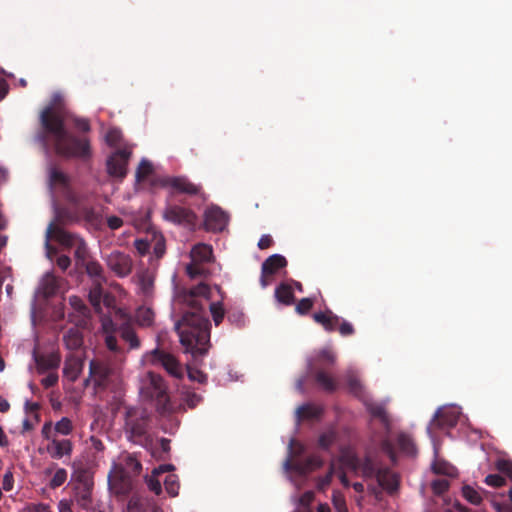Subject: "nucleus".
<instances>
[{
    "mask_svg": "<svg viewBox=\"0 0 512 512\" xmlns=\"http://www.w3.org/2000/svg\"><path fill=\"white\" fill-rule=\"evenodd\" d=\"M58 286V279L53 274L47 273L41 280L39 292L48 297L56 293Z\"/></svg>",
    "mask_w": 512,
    "mask_h": 512,
    "instance_id": "27",
    "label": "nucleus"
},
{
    "mask_svg": "<svg viewBox=\"0 0 512 512\" xmlns=\"http://www.w3.org/2000/svg\"><path fill=\"white\" fill-rule=\"evenodd\" d=\"M333 440H334V433L329 431L320 436L319 444H320V446L327 448L332 443Z\"/></svg>",
    "mask_w": 512,
    "mask_h": 512,
    "instance_id": "56",
    "label": "nucleus"
},
{
    "mask_svg": "<svg viewBox=\"0 0 512 512\" xmlns=\"http://www.w3.org/2000/svg\"><path fill=\"white\" fill-rule=\"evenodd\" d=\"M107 266L119 277L127 276L132 270V260L122 252L113 251L106 258Z\"/></svg>",
    "mask_w": 512,
    "mask_h": 512,
    "instance_id": "14",
    "label": "nucleus"
},
{
    "mask_svg": "<svg viewBox=\"0 0 512 512\" xmlns=\"http://www.w3.org/2000/svg\"><path fill=\"white\" fill-rule=\"evenodd\" d=\"M333 505L337 512H348L345 499L343 495L339 492H335L333 494Z\"/></svg>",
    "mask_w": 512,
    "mask_h": 512,
    "instance_id": "44",
    "label": "nucleus"
},
{
    "mask_svg": "<svg viewBox=\"0 0 512 512\" xmlns=\"http://www.w3.org/2000/svg\"><path fill=\"white\" fill-rule=\"evenodd\" d=\"M366 405L373 416L380 418V420L384 424H387V415L382 406L376 405V404H366Z\"/></svg>",
    "mask_w": 512,
    "mask_h": 512,
    "instance_id": "43",
    "label": "nucleus"
},
{
    "mask_svg": "<svg viewBox=\"0 0 512 512\" xmlns=\"http://www.w3.org/2000/svg\"><path fill=\"white\" fill-rule=\"evenodd\" d=\"M61 102V95L54 94L51 105L41 113V124L53 136L54 148L58 155L64 157H87L89 155L88 141L72 137L64 128L59 110Z\"/></svg>",
    "mask_w": 512,
    "mask_h": 512,
    "instance_id": "3",
    "label": "nucleus"
},
{
    "mask_svg": "<svg viewBox=\"0 0 512 512\" xmlns=\"http://www.w3.org/2000/svg\"><path fill=\"white\" fill-rule=\"evenodd\" d=\"M209 307L215 324L219 325L224 317V309L221 302H212Z\"/></svg>",
    "mask_w": 512,
    "mask_h": 512,
    "instance_id": "39",
    "label": "nucleus"
},
{
    "mask_svg": "<svg viewBox=\"0 0 512 512\" xmlns=\"http://www.w3.org/2000/svg\"><path fill=\"white\" fill-rule=\"evenodd\" d=\"M69 303H70L71 307H72L75 311H77V312H79V313H81V314H85V312H86V310H87V309H86V307H85V305H84L83 301H82L79 297H77V296H71V297L69 298Z\"/></svg>",
    "mask_w": 512,
    "mask_h": 512,
    "instance_id": "45",
    "label": "nucleus"
},
{
    "mask_svg": "<svg viewBox=\"0 0 512 512\" xmlns=\"http://www.w3.org/2000/svg\"><path fill=\"white\" fill-rule=\"evenodd\" d=\"M49 182L52 189L63 188L65 190V197L73 204L80 205L82 203V196L78 195L73 189L68 186L67 176L56 168H51L49 171Z\"/></svg>",
    "mask_w": 512,
    "mask_h": 512,
    "instance_id": "12",
    "label": "nucleus"
},
{
    "mask_svg": "<svg viewBox=\"0 0 512 512\" xmlns=\"http://www.w3.org/2000/svg\"><path fill=\"white\" fill-rule=\"evenodd\" d=\"M336 361V355L329 348L322 349L313 362H310V368L315 370L317 383L325 390L332 391L336 388L335 380L322 370L325 365H333Z\"/></svg>",
    "mask_w": 512,
    "mask_h": 512,
    "instance_id": "9",
    "label": "nucleus"
},
{
    "mask_svg": "<svg viewBox=\"0 0 512 512\" xmlns=\"http://www.w3.org/2000/svg\"><path fill=\"white\" fill-rule=\"evenodd\" d=\"M131 148H124L112 154L107 160L108 173L115 177H124Z\"/></svg>",
    "mask_w": 512,
    "mask_h": 512,
    "instance_id": "15",
    "label": "nucleus"
},
{
    "mask_svg": "<svg viewBox=\"0 0 512 512\" xmlns=\"http://www.w3.org/2000/svg\"><path fill=\"white\" fill-rule=\"evenodd\" d=\"M348 386H349L351 392H353L357 396H360V394L362 392V385L356 377H354V376L349 377Z\"/></svg>",
    "mask_w": 512,
    "mask_h": 512,
    "instance_id": "50",
    "label": "nucleus"
},
{
    "mask_svg": "<svg viewBox=\"0 0 512 512\" xmlns=\"http://www.w3.org/2000/svg\"><path fill=\"white\" fill-rule=\"evenodd\" d=\"M165 184L171 186L176 191L187 193V194H196L199 191V187L191 182H189L186 178H169L165 181Z\"/></svg>",
    "mask_w": 512,
    "mask_h": 512,
    "instance_id": "23",
    "label": "nucleus"
},
{
    "mask_svg": "<svg viewBox=\"0 0 512 512\" xmlns=\"http://www.w3.org/2000/svg\"><path fill=\"white\" fill-rule=\"evenodd\" d=\"M275 297L280 303L286 305L291 304L294 299L292 287L288 284H281L275 290Z\"/></svg>",
    "mask_w": 512,
    "mask_h": 512,
    "instance_id": "30",
    "label": "nucleus"
},
{
    "mask_svg": "<svg viewBox=\"0 0 512 512\" xmlns=\"http://www.w3.org/2000/svg\"><path fill=\"white\" fill-rule=\"evenodd\" d=\"M60 363V358L56 354H49L46 356H41L37 359V364L39 369L41 370H50L58 367Z\"/></svg>",
    "mask_w": 512,
    "mask_h": 512,
    "instance_id": "32",
    "label": "nucleus"
},
{
    "mask_svg": "<svg viewBox=\"0 0 512 512\" xmlns=\"http://www.w3.org/2000/svg\"><path fill=\"white\" fill-rule=\"evenodd\" d=\"M446 512H469L458 501H455L451 506L446 508Z\"/></svg>",
    "mask_w": 512,
    "mask_h": 512,
    "instance_id": "62",
    "label": "nucleus"
},
{
    "mask_svg": "<svg viewBox=\"0 0 512 512\" xmlns=\"http://www.w3.org/2000/svg\"><path fill=\"white\" fill-rule=\"evenodd\" d=\"M72 430L73 425L71 420L67 417H63L53 426V435L55 436L56 433L61 435H69Z\"/></svg>",
    "mask_w": 512,
    "mask_h": 512,
    "instance_id": "35",
    "label": "nucleus"
},
{
    "mask_svg": "<svg viewBox=\"0 0 512 512\" xmlns=\"http://www.w3.org/2000/svg\"><path fill=\"white\" fill-rule=\"evenodd\" d=\"M138 293L144 296H149L152 293L154 285V274L148 270L137 273L134 278Z\"/></svg>",
    "mask_w": 512,
    "mask_h": 512,
    "instance_id": "22",
    "label": "nucleus"
},
{
    "mask_svg": "<svg viewBox=\"0 0 512 512\" xmlns=\"http://www.w3.org/2000/svg\"><path fill=\"white\" fill-rule=\"evenodd\" d=\"M190 257L191 263L187 265L186 270L190 277L195 278L204 273L199 265L211 261L212 247L204 243L196 244L191 250Z\"/></svg>",
    "mask_w": 512,
    "mask_h": 512,
    "instance_id": "11",
    "label": "nucleus"
},
{
    "mask_svg": "<svg viewBox=\"0 0 512 512\" xmlns=\"http://www.w3.org/2000/svg\"><path fill=\"white\" fill-rule=\"evenodd\" d=\"M141 364L144 367H162L175 378L183 376L182 367L175 356L158 348L145 353L141 358Z\"/></svg>",
    "mask_w": 512,
    "mask_h": 512,
    "instance_id": "8",
    "label": "nucleus"
},
{
    "mask_svg": "<svg viewBox=\"0 0 512 512\" xmlns=\"http://www.w3.org/2000/svg\"><path fill=\"white\" fill-rule=\"evenodd\" d=\"M165 252V244L163 238L160 236L156 239V242L154 244V254L156 258H160L163 256Z\"/></svg>",
    "mask_w": 512,
    "mask_h": 512,
    "instance_id": "54",
    "label": "nucleus"
},
{
    "mask_svg": "<svg viewBox=\"0 0 512 512\" xmlns=\"http://www.w3.org/2000/svg\"><path fill=\"white\" fill-rule=\"evenodd\" d=\"M432 470L436 474H443L450 477H455L457 475V470L454 466L449 464L448 462L435 460L432 464Z\"/></svg>",
    "mask_w": 512,
    "mask_h": 512,
    "instance_id": "31",
    "label": "nucleus"
},
{
    "mask_svg": "<svg viewBox=\"0 0 512 512\" xmlns=\"http://www.w3.org/2000/svg\"><path fill=\"white\" fill-rule=\"evenodd\" d=\"M497 468L499 471L506 473L509 476H512V462L508 460H499L497 462Z\"/></svg>",
    "mask_w": 512,
    "mask_h": 512,
    "instance_id": "52",
    "label": "nucleus"
},
{
    "mask_svg": "<svg viewBox=\"0 0 512 512\" xmlns=\"http://www.w3.org/2000/svg\"><path fill=\"white\" fill-rule=\"evenodd\" d=\"M64 343L67 349L77 350L83 344V336L78 328L69 329L64 335Z\"/></svg>",
    "mask_w": 512,
    "mask_h": 512,
    "instance_id": "26",
    "label": "nucleus"
},
{
    "mask_svg": "<svg viewBox=\"0 0 512 512\" xmlns=\"http://www.w3.org/2000/svg\"><path fill=\"white\" fill-rule=\"evenodd\" d=\"M136 320L141 326H150L154 320V313L148 307H140L136 311Z\"/></svg>",
    "mask_w": 512,
    "mask_h": 512,
    "instance_id": "33",
    "label": "nucleus"
},
{
    "mask_svg": "<svg viewBox=\"0 0 512 512\" xmlns=\"http://www.w3.org/2000/svg\"><path fill=\"white\" fill-rule=\"evenodd\" d=\"M67 479V472L65 469H58L53 475L50 485L53 488L61 486Z\"/></svg>",
    "mask_w": 512,
    "mask_h": 512,
    "instance_id": "42",
    "label": "nucleus"
},
{
    "mask_svg": "<svg viewBox=\"0 0 512 512\" xmlns=\"http://www.w3.org/2000/svg\"><path fill=\"white\" fill-rule=\"evenodd\" d=\"M51 239L56 240L66 248L73 249L77 262L84 263L86 261L88 249L84 240L77 235L66 232L55 222L50 223L46 230L45 248L46 255L50 260L55 254V249L50 245Z\"/></svg>",
    "mask_w": 512,
    "mask_h": 512,
    "instance_id": "4",
    "label": "nucleus"
},
{
    "mask_svg": "<svg viewBox=\"0 0 512 512\" xmlns=\"http://www.w3.org/2000/svg\"><path fill=\"white\" fill-rule=\"evenodd\" d=\"M121 380L120 372L111 366L104 359H93L89 363V376L84 380L83 385L90 383L95 390H105L115 387Z\"/></svg>",
    "mask_w": 512,
    "mask_h": 512,
    "instance_id": "6",
    "label": "nucleus"
},
{
    "mask_svg": "<svg viewBox=\"0 0 512 512\" xmlns=\"http://www.w3.org/2000/svg\"><path fill=\"white\" fill-rule=\"evenodd\" d=\"M313 318L328 331H333L339 324V318L331 311L315 313Z\"/></svg>",
    "mask_w": 512,
    "mask_h": 512,
    "instance_id": "25",
    "label": "nucleus"
},
{
    "mask_svg": "<svg viewBox=\"0 0 512 512\" xmlns=\"http://www.w3.org/2000/svg\"><path fill=\"white\" fill-rule=\"evenodd\" d=\"M462 496L473 505H480L483 500L482 490L476 489L470 485L463 486Z\"/></svg>",
    "mask_w": 512,
    "mask_h": 512,
    "instance_id": "29",
    "label": "nucleus"
},
{
    "mask_svg": "<svg viewBox=\"0 0 512 512\" xmlns=\"http://www.w3.org/2000/svg\"><path fill=\"white\" fill-rule=\"evenodd\" d=\"M321 412L322 409L319 406L307 404L297 409L296 416L298 420L314 419L317 418Z\"/></svg>",
    "mask_w": 512,
    "mask_h": 512,
    "instance_id": "28",
    "label": "nucleus"
},
{
    "mask_svg": "<svg viewBox=\"0 0 512 512\" xmlns=\"http://www.w3.org/2000/svg\"><path fill=\"white\" fill-rule=\"evenodd\" d=\"M164 485H165L166 491L171 496L178 495L179 483H178V478L176 475L170 474V475L166 476V478L164 479Z\"/></svg>",
    "mask_w": 512,
    "mask_h": 512,
    "instance_id": "37",
    "label": "nucleus"
},
{
    "mask_svg": "<svg viewBox=\"0 0 512 512\" xmlns=\"http://www.w3.org/2000/svg\"><path fill=\"white\" fill-rule=\"evenodd\" d=\"M165 219L178 224H192L194 222V214L181 206H169L164 211Z\"/></svg>",
    "mask_w": 512,
    "mask_h": 512,
    "instance_id": "20",
    "label": "nucleus"
},
{
    "mask_svg": "<svg viewBox=\"0 0 512 512\" xmlns=\"http://www.w3.org/2000/svg\"><path fill=\"white\" fill-rule=\"evenodd\" d=\"M121 138V131L115 128L110 129L105 135V140L110 146H116L121 141Z\"/></svg>",
    "mask_w": 512,
    "mask_h": 512,
    "instance_id": "41",
    "label": "nucleus"
},
{
    "mask_svg": "<svg viewBox=\"0 0 512 512\" xmlns=\"http://www.w3.org/2000/svg\"><path fill=\"white\" fill-rule=\"evenodd\" d=\"M154 171V167L152 165V163L146 159H143L138 168H137V171H136V178H137V181H145V180H148V178L150 177V175H152Z\"/></svg>",
    "mask_w": 512,
    "mask_h": 512,
    "instance_id": "34",
    "label": "nucleus"
},
{
    "mask_svg": "<svg viewBox=\"0 0 512 512\" xmlns=\"http://www.w3.org/2000/svg\"><path fill=\"white\" fill-rule=\"evenodd\" d=\"M115 321L119 322L120 325V334L121 337L129 343L130 348H138L140 343L139 340L134 332V330L130 327L128 321L129 316L127 312L123 309H117L114 311V317Z\"/></svg>",
    "mask_w": 512,
    "mask_h": 512,
    "instance_id": "16",
    "label": "nucleus"
},
{
    "mask_svg": "<svg viewBox=\"0 0 512 512\" xmlns=\"http://www.w3.org/2000/svg\"><path fill=\"white\" fill-rule=\"evenodd\" d=\"M188 377L191 381L204 383L207 380V376L199 370L188 368Z\"/></svg>",
    "mask_w": 512,
    "mask_h": 512,
    "instance_id": "48",
    "label": "nucleus"
},
{
    "mask_svg": "<svg viewBox=\"0 0 512 512\" xmlns=\"http://www.w3.org/2000/svg\"><path fill=\"white\" fill-rule=\"evenodd\" d=\"M201 401V397L195 393H187L186 402L190 407H195Z\"/></svg>",
    "mask_w": 512,
    "mask_h": 512,
    "instance_id": "60",
    "label": "nucleus"
},
{
    "mask_svg": "<svg viewBox=\"0 0 512 512\" xmlns=\"http://www.w3.org/2000/svg\"><path fill=\"white\" fill-rule=\"evenodd\" d=\"M287 264L285 257L279 254H274L267 258L262 264V273L260 283L263 288L270 285L273 281V275L280 269L284 268Z\"/></svg>",
    "mask_w": 512,
    "mask_h": 512,
    "instance_id": "13",
    "label": "nucleus"
},
{
    "mask_svg": "<svg viewBox=\"0 0 512 512\" xmlns=\"http://www.w3.org/2000/svg\"><path fill=\"white\" fill-rule=\"evenodd\" d=\"M347 472H353L361 476L367 483V487L377 494V488H382L389 493L397 490L398 476L389 469L380 465L377 459L365 457L360 460L356 457L354 450L347 448L341 451L339 467L333 463L330 473L326 476L322 486L328 485L332 474L337 475L344 486H348Z\"/></svg>",
    "mask_w": 512,
    "mask_h": 512,
    "instance_id": "2",
    "label": "nucleus"
},
{
    "mask_svg": "<svg viewBox=\"0 0 512 512\" xmlns=\"http://www.w3.org/2000/svg\"><path fill=\"white\" fill-rule=\"evenodd\" d=\"M84 366V359L80 354H72L65 360L63 369L64 381L73 383L81 374Z\"/></svg>",
    "mask_w": 512,
    "mask_h": 512,
    "instance_id": "18",
    "label": "nucleus"
},
{
    "mask_svg": "<svg viewBox=\"0 0 512 512\" xmlns=\"http://www.w3.org/2000/svg\"><path fill=\"white\" fill-rule=\"evenodd\" d=\"M313 306V301L311 298H303L299 301L296 306V311L300 314H304L308 312Z\"/></svg>",
    "mask_w": 512,
    "mask_h": 512,
    "instance_id": "47",
    "label": "nucleus"
},
{
    "mask_svg": "<svg viewBox=\"0 0 512 512\" xmlns=\"http://www.w3.org/2000/svg\"><path fill=\"white\" fill-rule=\"evenodd\" d=\"M58 381V375L55 372L49 373L45 378L42 380V384L45 387H51L55 385Z\"/></svg>",
    "mask_w": 512,
    "mask_h": 512,
    "instance_id": "57",
    "label": "nucleus"
},
{
    "mask_svg": "<svg viewBox=\"0 0 512 512\" xmlns=\"http://www.w3.org/2000/svg\"><path fill=\"white\" fill-rule=\"evenodd\" d=\"M59 512H73L71 508V504L67 500H61L58 504Z\"/></svg>",
    "mask_w": 512,
    "mask_h": 512,
    "instance_id": "64",
    "label": "nucleus"
},
{
    "mask_svg": "<svg viewBox=\"0 0 512 512\" xmlns=\"http://www.w3.org/2000/svg\"><path fill=\"white\" fill-rule=\"evenodd\" d=\"M150 244L146 239L135 240V248L139 254L144 255L149 250Z\"/></svg>",
    "mask_w": 512,
    "mask_h": 512,
    "instance_id": "53",
    "label": "nucleus"
},
{
    "mask_svg": "<svg viewBox=\"0 0 512 512\" xmlns=\"http://www.w3.org/2000/svg\"><path fill=\"white\" fill-rule=\"evenodd\" d=\"M399 448L406 454H414V445L411 438L407 435H400L398 437Z\"/></svg>",
    "mask_w": 512,
    "mask_h": 512,
    "instance_id": "40",
    "label": "nucleus"
},
{
    "mask_svg": "<svg viewBox=\"0 0 512 512\" xmlns=\"http://www.w3.org/2000/svg\"><path fill=\"white\" fill-rule=\"evenodd\" d=\"M109 484L111 489L117 494H124L131 488L130 479L117 466H114L113 470L109 473Z\"/></svg>",
    "mask_w": 512,
    "mask_h": 512,
    "instance_id": "21",
    "label": "nucleus"
},
{
    "mask_svg": "<svg viewBox=\"0 0 512 512\" xmlns=\"http://www.w3.org/2000/svg\"><path fill=\"white\" fill-rule=\"evenodd\" d=\"M122 219L117 216H110L107 219V224L111 229H118L122 226Z\"/></svg>",
    "mask_w": 512,
    "mask_h": 512,
    "instance_id": "59",
    "label": "nucleus"
},
{
    "mask_svg": "<svg viewBox=\"0 0 512 512\" xmlns=\"http://www.w3.org/2000/svg\"><path fill=\"white\" fill-rule=\"evenodd\" d=\"M485 483L492 487H500L504 485L505 480L502 476L497 474H490L485 478Z\"/></svg>",
    "mask_w": 512,
    "mask_h": 512,
    "instance_id": "46",
    "label": "nucleus"
},
{
    "mask_svg": "<svg viewBox=\"0 0 512 512\" xmlns=\"http://www.w3.org/2000/svg\"><path fill=\"white\" fill-rule=\"evenodd\" d=\"M228 222L224 211L218 207H210L205 212V227L210 231H222Z\"/></svg>",
    "mask_w": 512,
    "mask_h": 512,
    "instance_id": "19",
    "label": "nucleus"
},
{
    "mask_svg": "<svg viewBox=\"0 0 512 512\" xmlns=\"http://www.w3.org/2000/svg\"><path fill=\"white\" fill-rule=\"evenodd\" d=\"M76 501L83 508H87L89 506L91 502V491L88 484H84L83 489L77 492Z\"/></svg>",
    "mask_w": 512,
    "mask_h": 512,
    "instance_id": "36",
    "label": "nucleus"
},
{
    "mask_svg": "<svg viewBox=\"0 0 512 512\" xmlns=\"http://www.w3.org/2000/svg\"><path fill=\"white\" fill-rule=\"evenodd\" d=\"M271 243H272L271 237L269 235H263L258 242V247L260 249H266V248L270 247Z\"/></svg>",
    "mask_w": 512,
    "mask_h": 512,
    "instance_id": "63",
    "label": "nucleus"
},
{
    "mask_svg": "<svg viewBox=\"0 0 512 512\" xmlns=\"http://www.w3.org/2000/svg\"><path fill=\"white\" fill-rule=\"evenodd\" d=\"M460 408L454 405L443 407L435 413V418L429 424L427 430L430 433L433 426L438 422L441 426H453L460 416Z\"/></svg>",
    "mask_w": 512,
    "mask_h": 512,
    "instance_id": "17",
    "label": "nucleus"
},
{
    "mask_svg": "<svg viewBox=\"0 0 512 512\" xmlns=\"http://www.w3.org/2000/svg\"><path fill=\"white\" fill-rule=\"evenodd\" d=\"M41 433L45 439L50 441L46 450L51 457L59 459L71 453L72 445L70 440H57L53 435V425L51 422L43 425Z\"/></svg>",
    "mask_w": 512,
    "mask_h": 512,
    "instance_id": "10",
    "label": "nucleus"
},
{
    "mask_svg": "<svg viewBox=\"0 0 512 512\" xmlns=\"http://www.w3.org/2000/svg\"><path fill=\"white\" fill-rule=\"evenodd\" d=\"M139 392L142 398L156 401V405L165 409L167 402L166 386L161 376L147 372L140 379Z\"/></svg>",
    "mask_w": 512,
    "mask_h": 512,
    "instance_id": "7",
    "label": "nucleus"
},
{
    "mask_svg": "<svg viewBox=\"0 0 512 512\" xmlns=\"http://www.w3.org/2000/svg\"><path fill=\"white\" fill-rule=\"evenodd\" d=\"M13 486H14L13 473L10 470H8L4 474L2 487L5 491H11L13 489Z\"/></svg>",
    "mask_w": 512,
    "mask_h": 512,
    "instance_id": "51",
    "label": "nucleus"
},
{
    "mask_svg": "<svg viewBox=\"0 0 512 512\" xmlns=\"http://www.w3.org/2000/svg\"><path fill=\"white\" fill-rule=\"evenodd\" d=\"M24 512H53L50 508L45 504H30L25 509Z\"/></svg>",
    "mask_w": 512,
    "mask_h": 512,
    "instance_id": "55",
    "label": "nucleus"
},
{
    "mask_svg": "<svg viewBox=\"0 0 512 512\" xmlns=\"http://www.w3.org/2000/svg\"><path fill=\"white\" fill-rule=\"evenodd\" d=\"M339 331H340L341 335L347 336V335L352 334L354 332V329L350 323L343 322L339 327Z\"/></svg>",
    "mask_w": 512,
    "mask_h": 512,
    "instance_id": "61",
    "label": "nucleus"
},
{
    "mask_svg": "<svg viewBox=\"0 0 512 512\" xmlns=\"http://www.w3.org/2000/svg\"><path fill=\"white\" fill-rule=\"evenodd\" d=\"M104 302L106 307L109 309L110 316H104L101 319L102 331L105 334V343L109 350L117 351V340L114 336L116 326L118 323H114L112 317H114L115 308L113 305V298L109 295L103 296L100 282H96L89 292V301L97 312H101V302Z\"/></svg>",
    "mask_w": 512,
    "mask_h": 512,
    "instance_id": "5",
    "label": "nucleus"
},
{
    "mask_svg": "<svg viewBox=\"0 0 512 512\" xmlns=\"http://www.w3.org/2000/svg\"><path fill=\"white\" fill-rule=\"evenodd\" d=\"M214 293H220L217 286L211 288L204 283H200L184 296V301L194 311L185 313L182 320L175 324V328L181 345L186 352L193 356L203 355L207 352L210 338L209 321L199 313V309L204 306L199 298L202 297L205 301H208L214 297Z\"/></svg>",
    "mask_w": 512,
    "mask_h": 512,
    "instance_id": "1",
    "label": "nucleus"
},
{
    "mask_svg": "<svg viewBox=\"0 0 512 512\" xmlns=\"http://www.w3.org/2000/svg\"><path fill=\"white\" fill-rule=\"evenodd\" d=\"M173 469H174V467L171 464H164V465H160L159 467L155 468L152 472V475L147 480L149 489L157 495L160 494L162 488H161V483H160V480L158 479V476L162 473L171 471Z\"/></svg>",
    "mask_w": 512,
    "mask_h": 512,
    "instance_id": "24",
    "label": "nucleus"
},
{
    "mask_svg": "<svg viewBox=\"0 0 512 512\" xmlns=\"http://www.w3.org/2000/svg\"><path fill=\"white\" fill-rule=\"evenodd\" d=\"M102 267L98 262L90 261L86 263V272L89 276L95 278L96 282H100L102 277Z\"/></svg>",
    "mask_w": 512,
    "mask_h": 512,
    "instance_id": "38",
    "label": "nucleus"
},
{
    "mask_svg": "<svg viewBox=\"0 0 512 512\" xmlns=\"http://www.w3.org/2000/svg\"><path fill=\"white\" fill-rule=\"evenodd\" d=\"M56 263L60 269L66 270L70 266L71 260L68 256L61 255L57 258Z\"/></svg>",
    "mask_w": 512,
    "mask_h": 512,
    "instance_id": "58",
    "label": "nucleus"
},
{
    "mask_svg": "<svg viewBox=\"0 0 512 512\" xmlns=\"http://www.w3.org/2000/svg\"><path fill=\"white\" fill-rule=\"evenodd\" d=\"M449 482L446 479H439L432 482V489L435 493L441 494L448 489Z\"/></svg>",
    "mask_w": 512,
    "mask_h": 512,
    "instance_id": "49",
    "label": "nucleus"
}]
</instances>
